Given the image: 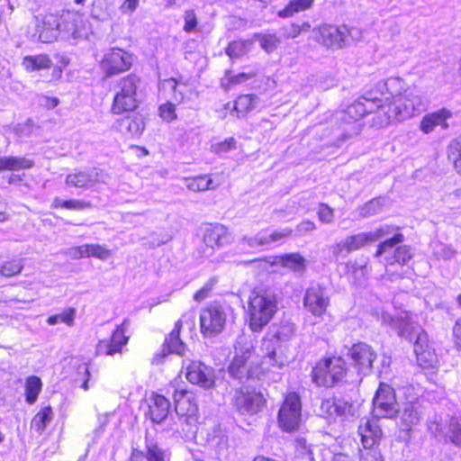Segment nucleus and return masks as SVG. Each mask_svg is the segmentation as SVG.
Here are the masks:
<instances>
[{"mask_svg": "<svg viewBox=\"0 0 461 461\" xmlns=\"http://www.w3.org/2000/svg\"><path fill=\"white\" fill-rule=\"evenodd\" d=\"M375 113L372 119V125L382 128L390 124L394 119L392 106L374 95L373 92L358 98L348 105L346 110L338 113V119L346 124L357 122L366 114Z\"/></svg>", "mask_w": 461, "mask_h": 461, "instance_id": "f257e3e1", "label": "nucleus"}, {"mask_svg": "<svg viewBox=\"0 0 461 461\" xmlns=\"http://www.w3.org/2000/svg\"><path fill=\"white\" fill-rule=\"evenodd\" d=\"M276 310V297L272 292H254L249 302V328L254 332L261 331L269 323Z\"/></svg>", "mask_w": 461, "mask_h": 461, "instance_id": "f03ea898", "label": "nucleus"}, {"mask_svg": "<svg viewBox=\"0 0 461 461\" xmlns=\"http://www.w3.org/2000/svg\"><path fill=\"white\" fill-rule=\"evenodd\" d=\"M140 78L134 75H128L116 83L114 86V97L112 105V112L121 114L131 112L138 107V89L140 86Z\"/></svg>", "mask_w": 461, "mask_h": 461, "instance_id": "7ed1b4c3", "label": "nucleus"}, {"mask_svg": "<svg viewBox=\"0 0 461 461\" xmlns=\"http://www.w3.org/2000/svg\"><path fill=\"white\" fill-rule=\"evenodd\" d=\"M346 375L345 361L341 357L320 360L312 369V381L319 386L332 387Z\"/></svg>", "mask_w": 461, "mask_h": 461, "instance_id": "20e7f679", "label": "nucleus"}, {"mask_svg": "<svg viewBox=\"0 0 461 461\" xmlns=\"http://www.w3.org/2000/svg\"><path fill=\"white\" fill-rule=\"evenodd\" d=\"M230 308L220 303H211L200 312V328L204 337H215L227 324Z\"/></svg>", "mask_w": 461, "mask_h": 461, "instance_id": "39448f33", "label": "nucleus"}, {"mask_svg": "<svg viewBox=\"0 0 461 461\" xmlns=\"http://www.w3.org/2000/svg\"><path fill=\"white\" fill-rule=\"evenodd\" d=\"M253 351L251 341L245 336L239 337L235 344L236 355L228 367L230 375L242 381L250 376L249 359Z\"/></svg>", "mask_w": 461, "mask_h": 461, "instance_id": "423d86ee", "label": "nucleus"}, {"mask_svg": "<svg viewBox=\"0 0 461 461\" xmlns=\"http://www.w3.org/2000/svg\"><path fill=\"white\" fill-rule=\"evenodd\" d=\"M302 402L296 393L286 395L278 412V423L285 431H293L299 428L302 419Z\"/></svg>", "mask_w": 461, "mask_h": 461, "instance_id": "0eeeda50", "label": "nucleus"}, {"mask_svg": "<svg viewBox=\"0 0 461 461\" xmlns=\"http://www.w3.org/2000/svg\"><path fill=\"white\" fill-rule=\"evenodd\" d=\"M390 104L394 119L397 121L407 120L425 108L422 99L416 89L406 90L402 96L397 97Z\"/></svg>", "mask_w": 461, "mask_h": 461, "instance_id": "6e6552de", "label": "nucleus"}, {"mask_svg": "<svg viewBox=\"0 0 461 461\" xmlns=\"http://www.w3.org/2000/svg\"><path fill=\"white\" fill-rule=\"evenodd\" d=\"M132 61L131 54L122 49L113 48L104 53L101 60V68L106 77H113L129 70L132 65Z\"/></svg>", "mask_w": 461, "mask_h": 461, "instance_id": "1a4fd4ad", "label": "nucleus"}, {"mask_svg": "<svg viewBox=\"0 0 461 461\" xmlns=\"http://www.w3.org/2000/svg\"><path fill=\"white\" fill-rule=\"evenodd\" d=\"M396 332L400 337L404 338L414 344V352L418 358L425 354L423 346L427 341V336L420 326L411 321L408 313H404L402 317L401 323L396 329Z\"/></svg>", "mask_w": 461, "mask_h": 461, "instance_id": "9d476101", "label": "nucleus"}, {"mask_svg": "<svg viewBox=\"0 0 461 461\" xmlns=\"http://www.w3.org/2000/svg\"><path fill=\"white\" fill-rule=\"evenodd\" d=\"M374 415L375 417L393 418L398 411L397 402L393 389L382 384L373 400Z\"/></svg>", "mask_w": 461, "mask_h": 461, "instance_id": "9b49d317", "label": "nucleus"}, {"mask_svg": "<svg viewBox=\"0 0 461 461\" xmlns=\"http://www.w3.org/2000/svg\"><path fill=\"white\" fill-rule=\"evenodd\" d=\"M330 304V297L326 289L320 285H314L308 287L303 297V306L315 317L322 316Z\"/></svg>", "mask_w": 461, "mask_h": 461, "instance_id": "f8f14e48", "label": "nucleus"}, {"mask_svg": "<svg viewBox=\"0 0 461 461\" xmlns=\"http://www.w3.org/2000/svg\"><path fill=\"white\" fill-rule=\"evenodd\" d=\"M234 405L242 415H253L258 413L264 407L265 400L261 393L249 391L248 389L236 391Z\"/></svg>", "mask_w": 461, "mask_h": 461, "instance_id": "ddd939ff", "label": "nucleus"}, {"mask_svg": "<svg viewBox=\"0 0 461 461\" xmlns=\"http://www.w3.org/2000/svg\"><path fill=\"white\" fill-rule=\"evenodd\" d=\"M185 377L191 384L203 389H211L215 385L213 369L199 361H193L189 364L186 368Z\"/></svg>", "mask_w": 461, "mask_h": 461, "instance_id": "4468645a", "label": "nucleus"}, {"mask_svg": "<svg viewBox=\"0 0 461 461\" xmlns=\"http://www.w3.org/2000/svg\"><path fill=\"white\" fill-rule=\"evenodd\" d=\"M316 40L328 48L341 49L350 33L346 26L323 25L318 28Z\"/></svg>", "mask_w": 461, "mask_h": 461, "instance_id": "2eb2a0df", "label": "nucleus"}, {"mask_svg": "<svg viewBox=\"0 0 461 461\" xmlns=\"http://www.w3.org/2000/svg\"><path fill=\"white\" fill-rule=\"evenodd\" d=\"M203 240L204 245L211 249L209 255H212L214 249L230 244L233 237L226 226L221 223H211L205 227Z\"/></svg>", "mask_w": 461, "mask_h": 461, "instance_id": "dca6fc26", "label": "nucleus"}, {"mask_svg": "<svg viewBox=\"0 0 461 461\" xmlns=\"http://www.w3.org/2000/svg\"><path fill=\"white\" fill-rule=\"evenodd\" d=\"M348 355L358 372L367 374L371 371L376 353L366 343L359 342L354 344L348 350Z\"/></svg>", "mask_w": 461, "mask_h": 461, "instance_id": "f3484780", "label": "nucleus"}, {"mask_svg": "<svg viewBox=\"0 0 461 461\" xmlns=\"http://www.w3.org/2000/svg\"><path fill=\"white\" fill-rule=\"evenodd\" d=\"M369 244H372L368 232H359L348 236L345 240L332 245L330 248L332 255L336 258L346 257L352 251L358 250Z\"/></svg>", "mask_w": 461, "mask_h": 461, "instance_id": "a211bd4d", "label": "nucleus"}, {"mask_svg": "<svg viewBox=\"0 0 461 461\" xmlns=\"http://www.w3.org/2000/svg\"><path fill=\"white\" fill-rule=\"evenodd\" d=\"M36 32L41 42L50 43L56 41L59 32V15L48 14L41 18L37 17Z\"/></svg>", "mask_w": 461, "mask_h": 461, "instance_id": "6ab92c4d", "label": "nucleus"}, {"mask_svg": "<svg viewBox=\"0 0 461 461\" xmlns=\"http://www.w3.org/2000/svg\"><path fill=\"white\" fill-rule=\"evenodd\" d=\"M182 328V321H177L175 324L174 330L166 338L163 344L161 353L156 354L153 358V363L158 364L168 354L175 353L177 355H184L185 351V345L179 338L180 330Z\"/></svg>", "mask_w": 461, "mask_h": 461, "instance_id": "aec40b11", "label": "nucleus"}, {"mask_svg": "<svg viewBox=\"0 0 461 461\" xmlns=\"http://www.w3.org/2000/svg\"><path fill=\"white\" fill-rule=\"evenodd\" d=\"M320 414L328 419L353 415V405L343 399L334 397L323 399L320 405Z\"/></svg>", "mask_w": 461, "mask_h": 461, "instance_id": "412c9836", "label": "nucleus"}, {"mask_svg": "<svg viewBox=\"0 0 461 461\" xmlns=\"http://www.w3.org/2000/svg\"><path fill=\"white\" fill-rule=\"evenodd\" d=\"M169 411V401L164 395L153 393L149 399V410L146 416L152 422L160 424L166 420Z\"/></svg>", "mask_w": 461, "mask_h": 461, "instance_id": "4be33fe9", "label": "nucleus"}, {"mask_svg": "<svg viewBox=\"0 0 461 461\" xmlns=\"http://www.w3.org/2000/svg\"><path fill=\"white\" fill-rule=\"evenodd\" d=\"M358 434L365 449H375L374 447L379 443L383 432L376 421L362 419L358 426Z\"/></svg>", "mask_w": 461, "mask_h": 461, "instance_id": "5701e85b", "label": "nucleus"}, {"mask_svg": "<svg viewBox=\"0 0 461 461\" xmlns=\"http://www.w3.org/2000/svg\"><path fill=\"white\" fill-rule=\"evenodd\" d=\"M452 117V113L446 108H441L436 112L429 113L423 116L420 123V130L429 134L432 132L437 126H440L443 130L448 128L447 120Z\"/></svg>", "mask_w": 461, "mask_h": 461, "instance_id": "b1692460", "label": "nucleus"}, {"mask_svg": "<svg viewBox=\"0 0 461 461\" xmlns=\"http://www.w3.org/2000/svg\"><path fill=\"white\" fill-rule=\"evenodd\" d=\"M99 182L97 169L92 168L86 171H75L67 176L65 183L68 186L87 189Z\"/></svg>", "mask_w": 461, "mask_h": 461, "instance_id": "393cba45", "label": "nucleus"}, {"mask_svg": "<svg viewBox=\"0 0 461 461\" xmlns=\"http://www.w3.org/2000/svg\"><path fill=\"white\" fill-rule=\"evenodd\" d=\"M82 23V16L77 13L63 11L59 16V32H63L66 36L77 38Z\"/></svg>", "mask_w": 461, "mask_h": 461, "instance_id": "a878e982", "label": "nucleus"}, {"mask_svg": "<svg viewBox=\"0 0 461 461\" xmlns=\"http://www.w3.org/2000/svg\"><path fill=\"white\" fill-rule=\"evenodd\" d=\"M399 413V426L402 430L409 431L417 425L422 416V411L418 403L406 402Z\"/></svg>", "mask_w": 461, "mask_h": 461, "instance_id": "bb28decb", "label": "nucleus"}, {"mask_svg": "<svg viewBox=\"0 0 461 461\" xmlns=\"http://www.w3.org/2000/svg\"><path fill=\"white\" fill-rule=\"evenodd\" d=\"M375 87L381 94L384 95L387 93L390 95V97H385V101H388L390 98L393 101L397 97L402 96V95L406 93V90L415 89L407 86L406 83L398 77H392L384 81H380Z\"/></svg>", "mask_w": 461, "mask_h": 461, "instance_id": "cd10ccee", "label": "nucleus"}, {"mask_svg": "<svg viewBox=\"0 0 461 461\" xmlns=\"http://www.w3.org/2000/svg\"><path fill=\"white\" fill-rule=\"evenodd\" d=\"M118 127L125 135L132 138L140 137L145 129L144 118L140 113H133L118 120Z\"/></svg>", "mask_w": 461, "mask_h": 461, "instance_id": "c85d7f7f", "label": "nucleus"}, {"mask_svg": "<svg viewBox=\"0 0 461 461\" xmlns=\"http://www.w3.org/2000/svg\"><path fill=\"white\" fill-rule=\"evenodd\" d=\"M175 411L178 416L191 417L197 411V405L194 402L191 393L185 390H175Z\"/></svg>", "mask_w": 461, "mask_h": 461, "instance_id": "c756f323", "label": "nucleus"}, {"mask_svg": "<svg viewBox=\"0 0 461 461\" xmlns=\"http://www.w3.org/2000/svg\"><path fill=\"white\" fill-rule=\"evenodd\" d=\"M285 335L283 331L279 330L276 334L277 338L273 337L272 339H264L262 341L261 348L265 353V362L272 366L281 367L284 366L283 360L277 357L276 346L278 345V339Z\"/></svg>", "mask_w": 461, "mask_h": 461, "instance_id": "7c9ffc66", "label": "nucleus"}, {"mask_svg": "<svg viewBox=\"0 0 461 461\" xmlns=\"http://www.w3.org/2000/svg\"><path fill=\"white\" fill-rule=\"evenodd\" d=\"M276 263L297 273H303L306 259L299 253H286L276 258Z\"/></svg>", "mask_w": 461, "mask_h": 461, "instance_id": "2f4dec72", "label": "nucleus"}, {"mask_svg": "<svg viewBox=\"0 0 461 461\" xmlns=\"http://www.w3.org/2000/svg\"><path fill=\"white\" fill-rule=\"evenodd\" d=\"M34 161L24 157H2L0 158V172L3 170H21L32 168Z\"/></svg>", "mask_w": 461, "mask_h": 461, "instance_id": "473e14b6", "label": "nucleus"}, {"mask_svg": "<svg viewBox=\"0 0 461 461\" xmlns=\"http://www.w3.org/2000/svg\"><path fill=\"white\" fill-rule=\"evenodd\" d=\"M315 0H291L282 10L277 12L280 18L293 17L294 14L310 10Z\"/></svg>", "mask_w": 461, "mask_h": 461, "instance_id": "72a5a7b5", "label": "nucleus"}, {"mask_svg": "<svg viewBox=\"0 0 461 461\" xmlns=\"http://www.w3.org/2000/svg\"><path fill=\"white\" fill-rule=\"evenodd\" d=\"M258 103L259 98L256 95H241L236 99L233 111L237 113L238 117L245 116L254 110Z\"/></svg>", "mask_w": 461, "mask_h": 461, "instance_id": "f704fd0d", "label": "nucleus"}, {"mask_svg": "<svg viewBox=\"0 0 461 461\" xmlns=\"http://www.w3.org/2000/svg\"><path fill=\"white\" fill-rule=\"evenodd\" d=\"M23 66L28 72L48 69L51 67V59L44 54L26 56L23 59Z\"/></svg>", "mask_w": 461, "mask_h": 461, "instance_id": "c9c22d12", "label": "nucleus"}, {"mask_svg": "<svg viewBox=\"0 0 461 461\" xmlns=\"http://www.w3.org/2000/svg\"><path fill=\"white\" fill-rule=\"evenodd\" d=\"M145 448L147 461H168L166 450L158 447V443L145 436Z\"/></svg>", "mask_w": 461, "mask_h": 461, "instance_id": "e433bc0d", "label": "nucleus"}, {"mask_svg": "<svg viewBox=\"0 0 461 461\" xmlns=\"http://www.w3.org/2000/svg\"><path fill=\"white\" fill-rule=\"evenodd\" d=\"M41 381L38 376H29L25 383V397L29 404L36 402L39 393L41 391Z\"/></svg>", "mask_w": 461, "mask_h": 461, "instance_id": "4c0bfd02", "label": "nucleus"}, {"mask_svg": "<svg viewBox=\"0 0 461 461\" xmlns=\"http://www.w3.org/2000/svg\"><path fill=\"white\" fill-rule=\"evenodd\" d=\"M295 450L301 457L308 458L309 461H316L315 452L319 447L309 444L305 438L300 437L295 439Z\"/></svg>", "mask_w": 461, "mask_h": 461, "instance_id": "58836bf2", "label": "nucleus"}, {"mask_svg": "<svg viewBox=\"0 0 461 461\" xmlns=\"http://www.w3.org/2000/svg\"><path fill=\"white\" fill-rule=\"evenodd\" d=\"M128 326V321L124 320L122 325L118 326L113 331L112 338L109 339L113 349L121 352L122 348L128 343L129 338L125 336Z\"/></svg>", "mask_w": 461, "mask_h": 461, "instance_id": "ea45409f", "label": "nucleus"}, {"mask_svg": "<svg viewBox=\"0 0 461 461\" xmlns=\"http://www.w3.org/2000/svg\"><path fill=\"white\" fill-rule=\"evenodd\" d=\"M412 258V254L411 252V249L406 246H399L395 249L393 254L392 256H386L385 261L389 265H393L395 263L400 264L402 266L405 265L411 258Z\"/></svg>", "mask_w": 461, "mask_h": 461, "instance_id": "a19ab883", "label": "nucleus"}, {"mask_svg": "<svg viewBox=\"0 0 461 461\" xmlns=\"http://www.w3.org/2000/svg\"><path fill=\"white\" fill-rule=\"evenodd\" d=\"M52 420V410L50 406L38 412L32 420V427L41 433Z\"/></svg>", "mask_w": 461, "mask_h": 461, "instance_id": "79ce46f5", "label": "nucleus"}, {"mask_svg": "<svg viewBox=\"0 0 461 461\" xmlns=\"http://www.w3.org/2000/svg\"><path fill=\"white\" fill-rule=\"evenodd\" d=\"M251 45V41H234L226 48V54L231 59L240 58L250 49Z\"/></svg>", "mask_w": 461, "mask_h": 461, "instance_id": "37998d69", "label": "nucleus"}, {"mask_svg": "<svg viewBox=\"0 0 461 461\" xmlns=\"http://www.w3.org/2000/svg\"><path fill=\"white\" fill-rule=\"evenodd\" d=\"M53 206L56 208H64L68 210L82 211L91 207V203L86 201L71 199V200H61L55 198L53 201Z\"/></svg>", "mask_w": 461, "mask_h": 461, "instance_id": "c03bdc74", "label": "nucleus"}, {"mask_svg": "<svg viewBox=\"0 0 461 461\" xmlns=\"http://www.w3.org/2000/svg\"><path fill=\"white\" fill-rule=\"evenodd\" d=\"M404 240L403 234L397 232L394 233L393 236L390 239H386L384 241L381 242L376 249L375 256L379 258L384 254L387 253L397 245L401 244Z\"/></svg>", "mask_w": 461, "mask_h": 461, "instance_id": "a18cd8bd", "label": "nucleus"}, {"mask_svg": "<svg viewBox=\"0 0 461 461\" xmlns=\"http://www.w3.org/2000/svg\"><path fill=\"white\" fill-rule=\"evenodd\" d=\"M447 153L448 158L454 163L456 170L461 175V136L450 142Z\"/></svg>", "mask_w": 461, "mask_h": 461, "instance_id": "49530a36", "label": "nucleus"}, {"mask_svg": "<svg viewBox=\"0 0 461 461\" xmlns=\"http://www.w3.org/2000/svg\"><path fill=\"white\" fill-rule=\"evenodd\" d=\"M383 206L384 203L381 199H372L365 203L362 207L358 208L359 217L368 218L378 214L382 212Z\"/></svg>", "mask_w": 461, "mask_h": 461, "instance_id": "de8ad7c7", "label": "nucleus"}, {"mask_svg": "<svg viewBox=\"0 0 461 461\" xmlns=\"http://www.w3.org/2000/svg\"><path fill=\"white\" fill-rule=\"evenodd\" d=\"M255 38L259 41L260 47L267 53L273 52L281 43L276 34H255Z\"/></svg>", "mask_w": 461, "mask_h": 461, "instance_id": "09e8293b", "label": "nucleus"}, {"mask_svg": "<svg viewBox=\"0 0 461 461\" xmlns=\"http://www.w3.org/2000/svg\"><path fill=\"white\" fill-rule=\"evenodd\" d=\"M447 438L455 446L461 447V425L454 418L447 424Z\"/></svg>", "mask_w": 461, "mask_h": 461, "instance_id": "8fccbe9b", "label": "nucleus"}, {"mask_svg": "<svg viewBox=\"0 0 461 461\" xmlns=\"http://www.w3.org/2000/svg\"><path fill=\"white\" fill-rule=\"evenodd\" d=\"M398 230H399V228L396 226L384 224V225H381L378 228H376L373 230L367 231V232H368V236L370 238L371 243H374L386 236L393 234L394 231H396Z\"/></svg>", "mask_w": 461, "mask_h": 461, "instance_id": "3c124183", "label": "nucleus"}, {"mask_svg": "<svg viewBox=\"0 0 461 461\" xmlns=\"http://www.w3.org/2000/svg\"><path fill=\"white\" fill-rule=\"evenodd\" d=\"M433 253L438 259L450 260L456 252L451 245L437 242L433 247Z\"/></svg>", "mask_w": 461, "mask_h": 461, "instance_id": "603ef678", "label": "nucleus"}, {"mask_svg": "<svg viewBox=\"0 0 461 461\" xmlns=\"http://www.w3.org/2000/svg\"><path fill=\"white\" fill-rule=\"evenodd\" d=\"M86 257H94L101 260H106L111 256V251L99 244H86Z\"/></svg>", "mask_w": 461, "mask_h": 461, "instance_id": "864d4df0", "label": "nucleus"}, {"mask_svg": "<svg viewBox=\"0 0 461 461\" xmlns=\"http://www.w3.org/2000/svg\"><path fill=\"white\" fill-rule=\"evenodd\" d=\"M211 184V178L207 176H200L191 179L187 184V187L194 192H202L210 189Z\"/></svg>", "mask_w": 461, "mask_h": 461, "instance_id": "5fc2aeb1", "label": "nucleus"}, {"mask_svg": "<svg viewBox=\"0 0 461 461\" xmlns=\"http://www.w3.org/2000/svg\"><path fill=\"white\" fill-rule=\"evenodd\" d=\"M429 431L438 438L447 439V427L445 423H443L442 419L435 418L429 422Z\"/></svg>", "mask_w": 461, "mask_h": 461, "instance_id": "6e6d98bb", "label": "nucleus"}, {"mask_svg": "<svg viewBox=\"0 0 461 461\" xmlns=\"http://www.w3.org/2000/svg\"><path fill=\"white\" fill-rule=\"evenodd\" d=\"M158 112L160 117L167 122H172L176 119L175 104L172 103L168 102L161 104L158 108Z\"/></svg>", "mask_w": 461, "mask_h": 461, "instance_id": "4d7b16f0", "label": "nucleus"}, {"mask_svg": "<svg viewBox=\"0 0 461 461\" xmlns=\"http://www.w3.org/2000/svg\"><path fill=\"white\" fill-rule=\"evenodd\" d=\"M185 25L184 31L185 32H192L195 30L198 22L194 10H186L184 14Z\"/></svg>", "mask_w": 461, "mask_h": 461, "instance_id": "13d9d810", "label": "nucleus"}, {"mask_svg": "<svg viewBox=\"0 0 461 461\" xmlns=\"http://www.w3.org/2000/svg\"><path fill=\"white\" fill-rule=\"evenodd\" d=\"M3 267H4V269L2 272V276H15V275L19 274L23 269V266L19 260L6 262L3 265Z\"/></svg>", "mask_w": 461, "mask_h": 461, "instance_id": "bf43d9fd", "label": "nucleus"}, {"mask_svg": "<svg viewBox=\"0 0 461 461\" xmlns=\"http://www.w3.org/2000/svg\"><path fill=\"white\" fill-rule=\"evenodd\" d=\"M310 27L311 26L308 23H304L301 26L296 23H293L285 29V36L288 39H294L299 36L303 31H309Z\"/></svg>", "mask_w": 461, "mask_h": 461, "instance_id": "052dcab7", "label": "nucleus"}, {"mask_svg": "<svg viewBox=\"0 0 461 461\" xmlns=\"http://www.w3.org/2000/svg\"><path fill=\"white\" fill-rule=\"evenodd\" d=\"M359 461H384L382 454L377 449L359 450Z\"/></svg>", "mask_w": 461, "mask_h": 461, "instance_id": "680f3d73", "label": "nucleus"}, {"mask_svg": "<svg viewBox=\"0 0 461 461\" xmlns=\"http://www.w3.org/2000/svg\"><path fill=\"white\" fill-rule=\"evenodd\" d=\"M403 315L401 314L397 317H393L388 312H382L380 316V320L383 325L389 326L393 330H396L397 327H399L401 323L402 317Z\"/></svg>", "mask_w": 461, "mask_h": 461, "instance_id": "e2e57ef3", "label": "nucleus"}, {"mask_svg": "<svg viewBox=\"0 0 461 461\" xmlns=\"http://www.w3.org/2000/svg\"><path fill=\"white\" fill-rule=\"evenodd\" d=\"M236 141L234 138L227 139L220 143L212 146V151L220 154L223 152H228L230 149H235Z\"/></svg>", "mask_w": 461, "mask_h": 461, "instance_id": "0e129e2a", "label": "nucleus"}, {"mask_svg": "<svg viewBox=\"0 0 461 461\" xmlns=\"http://www.w3.org/2000/svg\"><path fill=\"white\" fill-rule=\"evenodd\" d=\"M165 85L173 91L175 101L181 103L184 100V92L175 78L165 80Z\"/></svg>", "mask_w": 461, "mask_h": 461, "instance_id": "69168bd1", "label": "nucleus"}, {"mask_svg": "<svg viewBox=\"0 0 461 461\" xmlns=\"http://www.w3.org/2000/svg\"><path fill=\"white\" fill-rule=\"evenodd\" d=\"M215 282L216 281L214 279H210L208 282H206L204 285L194 294V299L196 302H202L206 299L209 296V294L212 289Z\"/></svg>", "mask_w": 461, "mask_h": 461, "instance_id": "338daca9", "label": "nucleus"}, {"mask_svg": "<svg viewBox=\"0 0 461 461\" xmlns=\"http://www.w3.org/2000/svg\"><path fill=\"white\" fill-rule=\"evenodd\" d=\"M116 353V349H113L109 340H100L96 346V354L104 356H113Z\"/></svg>", "mask_w": 461, "mask_h": 461, "instance_id": "774afa93", "label": "nucleus"}]
</instances>
